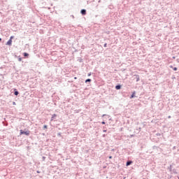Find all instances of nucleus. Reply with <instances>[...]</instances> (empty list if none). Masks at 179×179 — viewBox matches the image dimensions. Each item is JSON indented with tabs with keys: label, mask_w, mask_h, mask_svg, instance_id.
Listing matches in <instances>:
<instances>
[{
	"label": "nucleus",
	"mask_w": 179,
	"mask_h": 179,
	"mask_svg": "<svg viewBox=\"0 0 179 179\" xmlns=\"http://www.w3.org/2000/svg\"><path fill=\"white\" fill-rule=\"evenodd\" d=\"M168 118H171V116H168Z\"/></svg>",
	"instance_id": "25"
},
{
	"label": "nucleus",
	"mask_w": 179,
	"mask_h": 179,
	"mask_svg": "<svg viewBox=\"0 0 179 179\" xmlns=\"http://www.w3.org/2000/svg\"><path fill=\"white\" fill-rule=\"evenodd\" d=\"M18 61H19V62H21V61H22V57H20V56L18 57Z\"/></svg>",
	"instance_id": "12"
},
{
	"label": "nucleus",
	"mask_w": 179,
	"mask_h": 179,
	"mask_svg": "<svg viewBox=\"0 0 179 179\" xmlns=\"http://www.w3.org/2000/svg\"><path fill=\"white\" fill-rule=\"evenodd\" d=\"M104 115H103V117H104Z\"/></svg>",
	"instance_id": "30"
},
{
	"label": "nucleus",
	"mask_w": 179,
	"mask_h": 179,
	"mask_svg": "<svg viewBox=\"0 0 179 179\" xmlns=\"http://www.w3.org/2000/svg\"><path fill=\"white\" fill-rule=\"evenodd\" d=\"M101 124L104 125V124H106V122H102Z\"/></svg>",
	"instance_id": "19"
},
{
	"label": "nucleus",
	"mask_w": 179,
	"mask_h": 179,
	"mask_svg": "<svg viewBox=\"0 0 179 179\" xmlns=\"http://www.w3.org/2000/svg\"><path fill=\"white\" fill-rule=\"evenodd\" d=\"M55 117H57V115H56V114H53V115H52V117H51L50 121H54V119L55 118Z\"/></svg>",
	"instance_id": "6"
},
{
	"label": "nucleus",
	"mask_w": 179,
	"mask_h": 179,
	"mask_svg": "<svg viewBox=\"0 0 179 179\" xmlns=\"http://www.w3.org/2000/svg\"><path fill=\"white\" fill-rule=\"evenodd\" d=\"M169 169L170 171H171V165H170Z\"/></svg>",
	"instance_id": "16"
},
{
	"label": "nucleus",
	"mask_w": 179,
	"mask_h": 179,
	"mask_svg": "<svg viewBox=\"0 0 179 179\" xmlns=\"http://www.w3.org/2000/svg\"><path fill=\"white\" fill-rule=\"evenodd\" d=\"M12 38H13V36H10V40H12Z\"/></svg>",
	"instance_id": "21"
},
{
	"label": "nucleus",
	"mask_w": 179,
	"mask_h": 179,
	"mask_svg": "<svg viewBox=\"0 0 179 179\" xmlns=\"http://www.w3.org/2000/svg\"><path fill=\"white\" fill-rule=\"evenodd\" d=\"M140 78H139V76H136V82H139Z\"/></svg>",
	"instance_id": "10"
},
{
	"label": "nucleus",
	"mask_w": 179,
	"mask_h": 179,
	"mask_svg": "<svg viewBox=\"0 0 179 179\" xmlns=\"http://www.w3.org/2000/svg\"><path fill=\"white\" fill-rule=\"evenodd\" d=\"M42 159H43V161L44 162V160H45V157H43Z\"/></svg>",
	"instance_id": "14"
},
{
	"label": "nucleus",
	"mask_w": 179,
	"mask_h": 179,
	"mask_svg": "<svg viewBox=\"0 0 179 179\" xmlns=\"http://www.w3.org/2000/svg\"><path fill=\"white\" fill-rule=\"evenodd\" d=\"M92 75V73H88V76H90Z\"/></svg>",
	"instance_id": "20"
},
{
	"label": "nucleus",
	"mask_w": 179,
	"mask_h": 179,
	"mask_svg": "<svg viewBox=\"0 0 179 179\" xmlns=\"http://www.w3.org/2000/svg\"><path fill=\"white\" fill-rule=\"evenodd\" d=\"M173 71H177V67H174Z\"/></svg>",
	"instance_id": "15"
},
{
	"label": "nucleus",
	"mask_w": 179,
	"mask_h": 179,
	"mask_svg": "<svg viewBox=\"0 0 179 179\" xmlns=\"http://www.w3.org/2000/svg\"><path fill=\"white\" fill-rule=\"evenodd\" d=\"M0 41H2V38H0Z\"/></svg>",
	"instance_id": "26"
},
{
	"label": "nucleus",
	"mask_w": 179,
	"mask_h": 179,
	"mask_svg": "<svg viewBox=\"0 0 179 179\" xmlns=\"http://www.w3.org/2000/svg\"><path fill=\"white\" fill-rule=\"evenodd\" d=\"M103 47H107V43H105L104 45H103Z\"/></svg>",
	"instance_id": "17"
},
{
	"label": "nucleus",
	"mask_w": 179,
	"mask_h": 179,
	"mask_svg": "<svg viewBox=\"0 0 179 179\" xmlns=\"http://www.w3.org/2000/svg\"><path fill=\"white\" fill-rule=\"evenodd\" d=\"M80 13L83 14V15H86V10L85 9H82L80 11Z\"/></svg>",
	"instance_id": "3"
},
{
	"label": "nucleus",
	"mask_w": 179,
	"mask_h": 179,
	"mask_svg": "<svg viewBox=\"0 0 179 179\" xmlns=\"http://www.w3.org/2000/svg\"><path fill=\"white\" fill-rule=\"evenodd\" d=\"M74 79H78V78L75 77Z\"/></svg>",
	"instance_id": "28"
},
{
	"label": "nucleus",
	"mask_w": 179,
	"mask_h": 179,
	"mask_svg": "<svg viewBox=\"0 0 179 179\" xmlns=\"http://www.w3.org/2000/svg\"><path fill=\"white\" fill-rule=\"evenodd\" d=\"M13 106H16V102H13Z\"/></svg>",
	"instance_id": "18"
},
{
	"label": "nucleus",
	"mask_w": 179,
	"mask_h": 179,
	"mask_svg": "<svg viewBox=\"0 0 179 179\" xmlns=\"http://www.w3.org/2000/svg\"><path fill=\"white\" fill-rule=\"evenodd\" d=\"M109 159H113V157L110 156V157H109Z\"/></svg>",
	"instance_id": "23"
},
{
	"label": "nucleus",
	"mask_w": 179,
	"mask_h": 179,
	"mask_svg": "<svg viewBox=\"0 0 179 179\" xmlns=\"http://www.w3.org/2000/svg\"><path fill=\"white\" fill-rule=\"evenodd\" d=\"M43 129H47V125L45 124V125L43 126Z\"/></svg>",
	"instance_id": "13"
},
{
	"label": "nucleus",
	"mask_w": 179,
	"mask_h": 179,
	"mask_svg": "<svg viewBox=\"0 0 179 179\" xmlns=\"http://www.w3.org/2000/svg\"><path fill=\"white\" fill-rule=\"evenodd\" d=\"M115 89H116V90H120V89H121V85H116Z\"/></svg>",
	"instance_id": "4"
},
{
	"label": "nucleus",
	"mask_w": 179,
	"mask_h": 179,
	"mask_svg": "<svg viewBox=\"0 0 179 179\" xmlns=\"http://www.w3.org/2000/svg\"><path fill=\"white\" fill-rule=\"evenodd\" d=\"M20 135H27V136H29V135H30V131H24L23 130H20Z\"/></svg>",
	"instance_id": "1"
},
{
	"label": "nucleus",
	"mask_w": 179,
	"mask_h": 179,
	"mask_svg": "<svg viewBox=\"0 0 179 179\" xmlns=\"http://www.w3.org/2000/svg\"><path fill=\"white\" fill-rule=\"evenodd\" d=\"M6 45H12V39H9Z\"/></svg>",
	"instance_id": "2"
},
{
	"label": "nucleus",
	"mask_w": 179,
	"mask_h": 179,
	"mask_svg": "<svg viewBox=\"0 0 179 179\" xmlns=\"http://www.w3.org/2000/svg\"><path fill=\"white\" fill-rule=\"evenodd\" d=\"M170 68H173V66H170Z\"/></svg>",
	"instance_id": "27"
},
{
	"label": "nucleus",
	"mask_w": 179,
	"mask_h": 179,
	"mask_svg": "<svg viewBox=\"0 0 179 179\" xmlns=\"http://www.w3.org/2000/svg\"><path fill=\"white\" fill-rule=\"evenodd\" d=\"M87 82H92V79L88 78L85 80V83H87Z\"/></svg>",
	"instance_id": "8"
},
{
	"label": "nucleus",
	"mask_w": 179,
	"mask_h": 179,
	"mask_svg": "<svg viewBox=\"0 0 179 179\" xmlns=\"http://www.w3.org/2000/svg\"><path fill=\"white\" fill-rule=\"evenodd\" d=\"M178 179H179V178H178Z\"/></svg>",
	"instance_id": "31"
},
{
	"label": "nucleus",
	"mask_w": 179,
	"mask_h": 179,
	"mask_svg": "<svg viewBox=\"0 0 179 179\" xmlns=\"http://www.w3.org/2000/svg\"><path fill=\"white\" fill-rule=\"evenodd\" d=\"M24 57H29V53H24Z\"/></svg>",
	"instance_id": "11"
},
{
	"label": "nucleus",
	"mask_w": 179,
	"mask_h": 179,
	"mask_svg": "<svg viewBox=\"0 0 179 179\" xmlns=\"http://www.w3.org/2000/svg\"><path fill=\"white\" fill-rule=\"evenodd\" d=\"M135 92H134L131 95V96H130V99H134V97L135 96Z\"/></svg>",
	"instance_id": "9"
},
{
	"label": "nucleus",
	"mask_w": 179,
	"mask_h": 179,
	"mask_svg": "<svg viewBox=\"0 0 179 179\" xmlns=\"http://www.w3.org/2000/svg\"><path fill=\"white\" fill-rule=\"evenodd\" d=\"M173 173H175V174H177V172H176V171L173 170Z\"/></svg>",
	"instance_id": "22"
},
{
	"label": "nucleus",
	"mask_w": 179,
	"mask_h": 179,
	"mask_svg": "<svg viewBox=\"0 0 179 179\" xmlns=\"http://www.w3.org/2000/svg\"><path fill=\"white\" fill-rule=\"evenodd\" d=\"M173 59H176V57H173Z\"/></svg>",
	"instance_id": "24"
},
{
	"label": "nucleus",
	"mask_w": 179,
	"mask_h": 179,
	"mask_svg": "<svg viewBox=\"0 0 179 179\" xmlns=\"http://www.w3.org/2000/svg\"><path fill=\"white\" fill-rule=\"evenodd\" d=\"M131 164H132V161H128V162L126 163V166H131Z\"/></svg>",
	"instance_id": "7"
},
{
	"label": "nucleus",
	"mask_w": 179,
	"mask_h": 179,
	"mask_svg": "<svg viewBox=\"0 0 179 179\" xmlns=\"http://www.w3.org/2000/svg\"><path fill=\"white\" fill-rule=\"evenodd\" d=\"M158 136L160 135V134H157Z\"/></svg>",
	"instance_id": "29"
},
{
	"label": "nucleus",
	"mask_w": 179,
	"mask_h": 179,
	"mask_svg": "<svg viewBox=\"0 0 179 179\" xmlns=\"http://www.w3.org/2000/svg\"><path fill=\"white\" fill-rule=\"evenodd\" d=\"M14 91L15 96H17L19 94V92L17 91V90L15 89Z\"/></svg>",
	"instance_id": "5"
}]
</instances>
